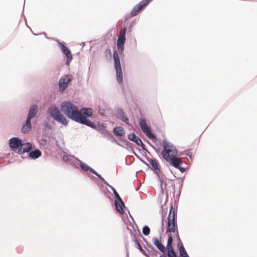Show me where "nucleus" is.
<instances>
[{"label": "nucleus", "instance_id": "1", "mask_svg": "<svg viewBox=\"0 0 257 257\" xmlns=\"http://www.w3.org/2000/svg\"><path fill=\"white\" fill-rule=\"evenodd\" d=\"M60 108L69 118L92 128L95 127V124L86 119V117H89L92 115L91 108H83L79 111L78 108L69 101L62 102L60 105Z\"/></svg>", "mask_w": 257, "mask_h": 257}, {"label": "nucleus", "instance_id": "2", "mask_svg": "<svg viewBox=\"0 0 257 257\" xmlns=\"http://www.w3.org/2000/svg\"><path fill=\"white\" fill-rule=\"evenodd\" d=\"M167 233L168 234L167 248L173 247L172 243L173 237H177L179 238V234L177 229V226L176 224V212L172 205L168 217Z\"/></svg>", "mask_w": 257, "mask_h": 257}, {"label": "nucleus", "instance_id": "3", "mask_svg": "<svg viewBox=\"0 0 257 257\" xmlns=\"http://www.w3.org/2000/svg\"><path fill=\"white\" fill-rule=\"evenodd\" d=\"M163 150L162 152V155L164 160L169 161L173 157L177 155V151L176 148L169 143L163 141Z\"/></svg>", "mask_w": 257, "mask_h": 257}, {"label": "nucleus", "instance_id": "4", "mask_svg": "<svg viewBox=\"0 0 257 257\" xmlns=\"http://www.w3.org/2000/svg\"><path fill=\"white\" fill-rule=\"evenodd\" d=\"M48 111L51 116L53 117L55 120L65 125H67L68 121L67 119L57 107L56 106H52L49 109Z\"/></svg>", "mask_w": 257, "mask_h": 257}, {"label": "nucleus", "instance_id": "5", "mask_svg": "<svg viewBox=\"0 0 257 257\" xmlns=\"http://www.w3.org/2000/svg\"><path fill=\"white\" fill-rule=\"evenodd\" d=\"M113 59L114 61V67L116 71L117 80L119 83H122L123 81L122 70L119 56L116 51L113 52Z\"/></svg>", "mask_w": 257, "mask_h": 257}, {"label": "nucleus", "instance_id": "6", "mask_svg": "<svg viewBox=\"0 0 257 257\" xmlns=\"http://www.w3.org/2000/svg\"><path fill=\"white\" fill-rule=\"evenodd\" d=\"M139 125L143 133L146 135L148 138L153 141H156V137L154 134L151 133V130L145 119H140L139 120Z\"/></svg>", "mask_w": 257, "mask_h": 257}, {"label": "nucleus", "instance_id": "7", "mask_svg": "<svg viewBox=\"0 0 257 257\" xmlns=\"http://www.w3.org/2000/svg\"><path fill=\"white\" fill-rule=\"evenodd\" d=\"M126 28L124 27L122 28L119 33V35L117 41V47L118 51L121 53L123 50L124 44L125 42V33Z\"/></svg>", "mask_w": 257, "mask_h": 257}, {"label": "nucleus", "instance_id": "8", "mask_svg": "<svg viewBox=\"0 0 257 257\" xmlns=\"http://www.w3.org/2000/svg\"><path fill=\"white\" fill-rule=\"evenodd\" d=\"M153 0H143L137 5L131 12V16L134 17L139 14L145 9Z\"/></svg>", "mask_w": 257, "mask_h": 257}, {"label": "nucleus", "instance_id": "9", "mask_svg": "<svg viewBox=\"0 0 257 257\" xmlns=\"http://www.w3.org/2000/svg\"><path fill=\"white\" fill-rule=\"evenodd\" d=\"M72 80V77L70 75L63 76L59 80V86L61 92H63L68 87V84Z\"/></svg>", "mask_w": 257, "mask_h": 257}, {"label": "nucleus", "instance_id": "10", "mask_svg": "<svg viewBox=\"0 0 257 257\" xmlns=\"http://www.w3.org/2000/svg\"><path fill=\"white\" fill-rule=\"evenodd\" d=\"M22 145V142L21 139L18 138H12L10 140L9 145L10 147L13 149V151H16L18 150Z\"/></svg>", "mask_w": 257, "mask_h": 257}, {"label": "nucleus", "instance_id": "11", "mask_svg": "<svg viewBox=\"0 0 257 257\" xmlns=\"http://www.w3.org/2000/svg\"><path fill=\"white\" fill-rule=\"evenodd\" d=\"M58 45L59 48L61 49V51L63 52L64 54H65L67 57V62L66 64L67 65H69L70 62L72 60V56L71 53V52L69 49H68L64 44H63L61 42H58Z\"/></svg>", "mask_w": 257, "mask_h": 257}, {"label": "nucleus", "instance_id": "12", "mask_svg": "<svg viewBox=\"0 0 257 257\" xmlns=\"http://www.w3.org/2000/svg\"><path fill=\"white\" fill-rule=\"evenodd\" d=\"M32 144L31 143H23L17 152L19 154H23L25 152H29L32 149Z\"/></svg>", "mask_w": 257, "mask_h": 257}, {"label": "nucleus", "instance_id": "13", "mask_svg": "<svg viewBox=\"0 0 257 257\" xmlns=\"http://www.w3.org/2000/svg\"><path fill=\"white\" fill-rule=\"evenodd\" d=\"M128 138L131 141L135 142L139 146L142 147L144 146L142 140L138 137L136 136L134 133L130 134L128 135Z\"/></svg>", "mask_w": 257, "mask_h": 257}, {"label": "nucleus", "instance_id": "14", "mask_svg": "<svg viewBox=\"0 0 257 257\" xmlns=\"http://www.w3.org/2000/svg\"><path fill=\"white\" fill-rule=\"evenodd\" d=\"M171 159L169 160L171 164L176 168H178L179 165L182 163V159L180 158H177L176 156L171 158Z\"/></svg>", "mask_w": 257, "mask_h": 257}, {"label": "nucleus", "instance_id": "15", "mask_svg": "<svg viewBox=\"0 0 257 257\" xmlns=\"http://www.w3.org/2000/svg\"><path fill=\"white\" fill-rule=\"evenodd\" d=\"M37 112V106L36 105H32L29 110V114L27 119L31 120L32 118L34 117Z\"/></svg>", "mask_w": 257, "mask_h": 257}, {"label": "nucleus", "instance_id": "16", "mask_svg": "<svg viewBox=\"0 0 257 257\" xmlns=\"http://www.w3.org/2000/svg\"><path fill=\"white\" fill-rule=\"evenodd\" d=\"M153 243L157 246V247L162 252H165V247L162 243L161 241L157 238L153 239Z\"/></svg>", "mask_w": 257, "mask_h": 257}, {"label": "nucleus", "instance_id": "17", "mask_svg": "<svg viewBox=\"0 0 257 257\" xmlns=\"http://www.w3.org/2000/svg\"><path fill=\"white\" fill-rule=\"evenodd\" d=\"M31 128V124L30 120L27 119L25 123L24 124V125H23V126L22 127V131L24 133H27L30 131Z\"/></svg>", "mask_w": 257, "mask_h": 257}, {"label": "nucleus", "instance_id": "18", "mask_svg": "<svg viewBox=\"0 0 257 257\" xmlns=\"http://www.w3.org/2000/svg\"><path fill=\"white\" fill-rule=\"evenodd\" d=\"M117 112V116L118 118L124 121L126 123L129 124V120L127 118L125 117L124 113L122 110H118Z\"/></svg>", "mask_w": 257, "mask_h": 257}, {"label": "nucleus", "instance_id": "19", "mask_svg": "<svg viewBox=\"0 0 257 257\" xmlns=\"http://www.w3.org/2000/svg\"><path fill=\"white\" fill-rule=\"evenodd\" d=\"M42 153L39 150H36L30 153L29 157L31 159H35L40 157Z\"/></svg>", "mask_w": 257, "mask_h": 257}, {"label": "nucleus", "instance_id": "20", "mask_svg": "<svg viewBox=\"0 0 257 257\" xmlns=\"http://www.w3.org/2000/svg\"><path fill=\"white\" fill-rule=\"evenodd\" d=\"M115 207L116 210L120 213L123 214V207H124V204L122 205L121 203H120L119 201H117L116 200L115 201Z\"/></svg>", "mask_w": 257, "mask_h": 257}, {"label": "nucleus", "instance_id": "21", "mask_svg": "<svg viewBox=\"0 0 257 257\" xmlns=\"http://www.w3.org/2000/svg\"><path fill=\"white\" fill-rule=\"evenodd\" d=\"M113 133L117 136H122L124 134L123 128L120 126L115 127L113 129Z\"/></svg>", "mask_w": 257, "mask_h": 257}, {"label": "nucleus", "instance_id": "22", "mask_svg": "<svg viewBox=\"0 0 257 257\" xmlns=\"http://www.w3.org/2000/svg\"><path fill=\"white\" fill-rule=\"evenodd\" d=\"M167 255L168 257H177V254L173 247L167 248Z\"/></svg>", "mask_w": 257, "mask_h": 257}, {"label": "nucleus", "instance_id": "23", "mask_svg": "<svg viewBox=\"0 0 257 257\" xmlns=\"http://www.w3.org/2000/svg\"><path fill=\"white\" fill-rule=\"evenodd\" d=\"M179 251H180V256L181 257H188V255L184 247L183 246H180L179 247Z\"/></svg>", "mask_w": 257, "mask_h": 257}, {"label": "nucleus", "instance_id": "24", "mask_svg": "<svg viewBox=\"0 0 257 257\" xmlns=\"http://www.w3.org/2000/svg\"><path fill=\"white\" fill-rule=\"evenodd\" d=\"M149 163H150V165H151V166L154 169H155V170L158 169V163H157V162L155 160L151 159L149 161Z\"/></svg>", "mask_w": 257, "mask_h": 257}, {"label": "nucleus", "instance_id": "25", "mask_svg": "<svg viewBox=\"0 0 257 257\" xmlns=\"http://www.w3.org/2000/svg\"><path fill=\"white\" fill-rule=\"evenodd\" d=\"M112 191H113V194L115 196V197H116V198L117 199V201H119L120 203H121L122 205H123V202L122 200V199H121V198L120 197L119 194H118V193L117 192V191L115 190V189L114 188H112Z\"/></svg>", "mask_w": 257, "mask_h": 257}, {"label": "nucleus", "instance_id": "26", "mask_svg": "<svg viewBox=\"0 0 257 257\" xmlns=\"http://www.w3.org/2000/svg\"><path fill=\"white\" fill-rule=\"evenodd\" d=\"M150 233V229L149 227L148 226H145L143 228V233L144 235L147 236Z\"/></svg>", "mask_w": 257, "mask_h": 257}, {"label": "nucleus", "instance_id": "27", "mask_svg": "<svg viewBox=\"0 0 257 257\" xmlns=\"http://www.w3.org/2000/svg\"><path fill=\"white\" fill-rule=\"evenodd\" d=\"M135 242L137 244L139 250L145 255H147V253L146 252V251L143 249V248H142L141 244L140 243V242H139V241L137 239H135Z\"/></svg>", "mask_w": 257, "mask_h": 257}, {"label": "nucleus", "instance_id": "28", "mask_svg": "<svg viewBox=\"0 0 257 257\" xmlns=\"http://www.w3.org/2000/svg\"><path fill=\"white\" fill-rule=\"evenodd\" d=\"M81 168L85 171L90 170L91 171V168L85 163H81L80 164Z\"/></svg>", "mask_w": 257, "mask_h": 257}, {"label": "nucleus", "instance_id": "29", "mask_svg": "<svg viewBox=\"0 0 257 257\" xmlns=\"http://www.w3.org/2000/svg\"><path fill=\"white\" fill-rule=\"evenodd\" d=\"M91 172L93 173L94 174L96 175L99 179L102 180H103V178L100 175L98 174L93 169H91Z\"/></svg>", "mask_w": 257, "mask_h": 257}, {"label": "nucleus", "instance_id": "30", "mask_svg": "<svg viewBox=\"0 0 257 257\" xmlns=\"http://www.w3.org/2000/svg\"><path fill=\"white\" fill-rule=\"evenodd\" d=\"M91 172L93 173L94 174L96 175L99 179L102 180H103V178L100 175L98 174L93 169H91Z\"/></svg>", "mask_w": 257, "mask_h": 257}, {"label": "nucleus", "instance_id": "31", "mask_svg": "<svg viewBox=\"0 0 257 257\" xmlns=\"http://www.w3.org/2000/svg\"><path fill=\"white\" fill-rule=\"evenodd\" d=\"M104 53L106 56L107 55L111 56V50L109 49H106Z\"/></svg>", "mask_w": 257, "mask_h": 257}, {"label": "nucleus", "instance_id": "32", "mask_svg": "<svg viewBox=\"0 0 257 257\" xmlns=\"http://www.w3.org/2000/svg\"><path fill=\"white\" fill-rule=\"evenodd\" d=\"M179 169L181 172H184L185 171V169L183 168H180Z\"/></svg>", "mask_w": 257, "mask_h": 257}, {"label": "nucleus", "instance_id": "33", "mask_svg": "<svg viewBox=\"0 0 257 257\" xmlns=\"http://www.w3.org/2000/svg\"><path fill=\"white\" fill-rule=\"evenodd\" d=\"M160 257H166L165 254H163L160 256Z\"/></svg>", "mask_w": 257, "mask_h": 257}]
</instances>
